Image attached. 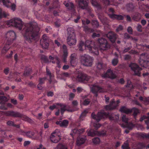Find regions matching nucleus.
<instances>
[{"instance_id":"obj_52","label":"nucleus","mask_w":149,"mask_h":149,"mask_svg":"<svg viewBox=\"0 0 149 149\" xmlns=\"http://www.w3.org/2000/svg\"><path fill=\"white\" fill-rule=\"evenodd\" d=\"M102 21H101V22L103 24H106L108 22V19L106 17H103L102 19Z\"/></svg>"},{"instance_id":"obj_56","label":"nucleus","mask_w":149,"mask_h":149,"mask_svg":"<svg viewBox=\"0 0 149 149\" xmlns=\"http://www.w3.org/2000/svg\"><path fill=\"white\" fill-rule=\"evenodd\" d=\"M97 135H99L104 136L106 134V132L104 130H102L101 131L98 132L97 131Z\"/></svg>"},{"instance_id":"obj_32","label":"nucleus","mask_w":149,"mask_h":149,"mask_svg":"<svg viewBox=\"0 0 149 149\" xmlns=\"http://www.w3.org/2000/svg\"><path fill=\"white\" fill-rule=\"evenodd\" d=\"M31 68H26L24 71L23 75L25 77L29 76L31 74Z\"/></svg>"},{"instance_id":"obj_8","label":"nucleus","mask_w":149,"mask_h":149,"mask_svg":"<svg viewBox=\"0 0 149 149\" xmlns=\"http://www.w3.org/2000/svg\"><path fill=\"white\" fill-rule=\"evenodd\" d=\"M131 70L134 72V75L140 76L141 75V71L142 70L141 68L135 63H131L129 65Z\"/></svg>"},{"instance_id":"obj_53","label":"nucleus","mask_w":149,"mask_h":149,"mask_svg":"<svg viewBox=\"0 0 149 149\" xmlns=\"http://www.w3.org/2000/svg\"><path fill=\"white\" fill-rule=\"evenodd\" d=\"M68 54L67 50H63V56L64 57V60L65 62V61L66 58L68 56Z\"/></svg>"},{"instance_id":"obj_30","label":"nucleus","mask_w":149,"mask_h":149,"mask_svg":"<svg viewBox=\"0 0 149 149\" xmlns=\"http://www.w3.org/2000/svg\"><path fill=\"white\" fill-rule=\"evenodd\" d=\"M85 140L84 138H79L77 141V144L78 146H80L85 142Z\"/></svg>"},{"instance_id":"obj_48","label":"nucleus","mask_w":149,"mask_h":149,"mask_svg":"<svg viewBox=\"0 0 149 149\" xmlns=\"http://www.w3.org/2000/svg\"><path fill=\"white\" fill-rule=\"evenodd\" d=\"M46 79V78L45 77L42 78H39V83L40 84H42L45 82V81Z\"/></svg>"},{"instance_id":"obj_25","label":"nucleus","mask_w":149,"mask_h":149,"mask_svg":"<svg viewBox=\"0 0 149 149\" xmlns=\"http://www.w3.org/2000/svg\"><path fill=\"white\" fill-rule=\"evenodd\" d=\"M120 111L122 113L128 114L132 112V110L127 108L125 106L122 107L119 109Z\"/></svg>"},{"instance_id":"obj_20","label":"nucleus","mask_w":149,"mask_h":149,"mask_svg":"<svg viewBox=\"0 0 149 149\" xmlns=\"http://www.w3.org/2000/svg\"><path fill=\"white\" fill-rule=\"evenodd\" d=\"M115 102L113 100L111 101L109 105H106L105 109L107 110H112L115 109L117 106V105L115 104Z\"/></svg>"},{"instance_id":"obj_40","label":"nucleus","mask_w":149,"mask_h":149,"mask_svg":"<svg viewBox=\"0 0 149 149\" xmlns=\"http://www.w3.org/2000/svg\"><path fill=\"white\" fill-rule=\"evenodd\" d=\"M126 8L128 11H130L133 10L134 7L132 4L129 3L127 5Z\"/></svg>"},{"instance_id":"obj_21","label":"nucleus","mask_w":149,"mask_h":149,"mask_svg":"<svg viewBox=\"0 0 149 149\" xmlns=\"http://www.w3.org/2000/svg\"><path fill=\"white\" fill-rule=\"evenodd\" d=\"M72 38L71 40L70 39V38L68 39H67V42L68 44L70 46H71L73 45H75L76 42V40L75 39V35L74 33H72Z\"/></svg>"},{"instance_id":"obj_9","label":"nucleus","mask_w":149,"mask_h":149,"mask_svg":"<svg viewBox=\"0 0 149 149\" xmlns=\"http://www.w3.org/2000/svg\"><path fill=\"white\" fill-rule=\"evenodd\" d=\"M15 38L16 34L13 31H9L6 34L5 40L8 43L11 44Z\"/></svg>"},{"instance_id":"obj_37","label":"nucleus","mask_w":149,"mask_h":149,"mask_svg":"<svg viewBox=\"0 0 149 149\" xmlns=\"http://www.w3.org/2000/svg\"><path fill=\"white\" fill-rule=\"evenodd\" d=\"M40 44L43 49H47L49 46V43L44 41L42 43H41V40H40Z\"/></svg>"},{"instance_id":"obj_38","label":"nucleus","mask_w":149,"mask_h":149,"mask_svg":"<svg viewBox=\"0 0 149 149\" xmlns=\"http://www.w3.org/2000/svg\"><path fill=\"white\" fill-rule=\"evenodd\" d=\"M92 5L97 8H101L100 4L98 3L95 0H91V1Z\"/></svg>"},{"instance_id":"obj_29","label":"nucleus","mask_w":149,"mask_h":149,"mask_svg":"<svg viewBox=\"0 0 149 149\" xmlns=\"http://www.w3.org/2000/svg\"><path fill=\"white\" fill-rule=\"evenodd\" d=\"M55 149H68L67 146L62 143H59L55 148Z\"/></svg>"},{"instance_id":"obj_33","label":"nucleus","mask_w":149,"mask_h":149,"mask_svg":"<svg viewBox=\"0 0 149 149\" xmlns=\"http://www.w3.org/2000/svg\"><path fill=\"white\" fill-rule=\"evenodd\" d=\"M91 24L94 27L97 28L100 26L99 22L97 20H92Z\"/></svg>"},{"instance_id":"obj_4","label":"nucleus","mask_w":149,"mask_h":149,"mask_svg":"<svg viewBox=\"0 0 149 149\" xmlns=\"http://www.w3.org/2000/svg\"><path fill=\"white\" fill-rule=\"evenodd\" d=\"M95 43L93 41L87 40L86 41L85 47L91 53H94L96 54H98V49L94 47Z\"/></svg>"},{"instance_id":"obj_41","label":"nucleus","mask_w":149,"mask_h":149,"mask_svg":"<svg viewBox=\"0 0 149 149\" xmlns=\"http://www.w3.org/2000/svg\"><path fill=\"white\" fill-rule=\"evenodd\" d=\"M126 127L129 130H132L134 127V125L132 123H126Z\"/></svg>"},{"instance_id":"obj_19","label":"nucleus","mask_w":149,"mask_h":149,"mask_svg":"<svg viewBox=\"0 0 149 149\" xmlns=\"http://www.w3.org/2000/svg\"><path fill=\"white\" fill-rule=\"evenodd\" d=\"M140 65L142 66L147 68L149 66V61L148 60H145L143 58H140L139 60Z\"/></svg>"},{"instance_id":"obj_42","label":"nucleus","mask_w":149,"mask_h":149,"mask_svg":"<svg viewBox=\"0 0 149 149\" xmlns=\"http://www.w3.org/2000/svg\"><path fill=\"white\" fill-rule=\"evenodd\" d=\"M0 100H1L3 104H4L8 101V99L5 96H0Z\"/></svg>"},{"instance_id":"obj_55","label":"nucleus","mask_w":149,"mask_h":149,"mask_svg":"<svg viewBox=\"0 0 149 149\" xmlns=\"http://www.w3.org/2000/svg\"><path fill=\"white\" fill-rule=\"evenodd\" d=\"M88 113V111L87 110H85L83 112L81 113L80 116V118H81L82 117H84Z\"/></svg>"},{"instance_id":"obj_3","label":"nucleus","mask_w":149,"mask_h":149,"mask_svg":"<svg viewBox=\"0 0 149 149\" xmlns=\"http://www.w3.org/2000/svg\"><path fill=\"white\" fill-rule=\"evenodd\" d=\"M24 23L20 19L17 18L11 19L7 23V24L9 26H13L21 30L23 25Z\"/></svg>"},{"instance_id":"obj_11","label":"nucleus","mask_w":149,"mask_h":149,"mask_svg":"<svg viewBox=\"0 0 149 149\" xmlns=\"http://www.w3.org/2000/svg\"><path fill=\"white\" fill-rule=\"evenodd\" d=\"M58 130H56L51 134L50 138L52 142L54 143H57L61 139L60 134H57Z\"/></svg>"},{"instance_id":"obj_47","label":"nucleus","mask_w":149,"mask_h":149,"mask_svg":"<svg viewBox=\"0 0 149 149\" xmlns=\"http://www.w3.org/2000/svg\"><path fill=\"white\" fill-rule=\"evenodd\" d=\"M93 142L94 144H98L100 142V139L98 137H95L93 139Z\"/></svg>"},{"instance_id":"obj_2","label":"nucleus","mask_w":149,"mask_h":149,"mask_svg":"<svg viewBox=\"0 0 149 149\" xmlns=\"http://www.w3.org/2000/svg\"><path fill=\"white\" fill-rule=\"evenodd\" d=\"M80 61L83 65L91 67L93 65V58L88 55L85 54L81 56Z\"/></svg>"},{"instance_id":"obj_17","label":"nucleus","mask_w":149,"mask_h":149,"mask_svg":"<svg viewBox=\"0 0 149 149\" xmlns=\"http://www.w3.org/2000/svg\"><path fill=\"white\" fill-rule=\"evenodd\" d=\"M91 91L93 93L95 94L96 97L98 95L97 93L98 92L99 93H104L106 91L104 89L98 86L94 87L92 88Z\"/></svg>"},{"instance_id":"obj_46","label":"nucleus","mask_w":149,"mask_h":149,"mask_svg":"<svg viewBox=\"0 0 149 149\" xmlns=\"http://www.w3.org/2000/svg\"><path fill=\"white\" fill-rule=\"evenodd\" d=\"M41 59L45 62L47 63L49 62L47 57L45 55H42L41 57Z\"/></svg>"},{"instance_id":"obj_22","label":"nucleus","mask_w":149,"mask_h":149,"mask_svg":"<svg viewBox=\"0 0 149 149\" xmlns=\"http://www.w3.org/2000/svg\"><path fill=\"white\" fill-rule=\"evenodd\" d=\"M108 15L111 19H116L118 20H123V17L121 15H118L113 14L109 13Z\"/></svg>"},{"instance_id":"obj_1","label":"nucleus","mask_w":149,"mask_h":149,"mask_svg":"<svg viewBox=\"0 0 149 149\" xmlns=\"http://www.w3.org/2000/svg\"><path fill=\"white\" fill-rule=\"evenodd\" d=\"M40 28L36 22L25 25L22 33L25 40L29 43L37 38L39 35Z\"/></svg>"},{"instance_id":"obj_26","label":"nucleus","mask_w":149,"mask_h":149,"mask_svg":"<svg viewBox=\"0 0 149 149\" xmlns=\"http://www.w3.org/2000/svg\"><path fill=\"white\" fill-rule=\"evenodd\" d=\"M132 18L135 21H139L141 19V15L139 13H136L133 16Z\"/></svg>"},{"instance_id":"obj_34","label":"nucleus","mask_w":149,"mask_h":149,"mask_svg":"<svg viewBox=\"0 0 149 149\" xmlns=\"http://www.w3.org/2000/svg\"><path fill=\"white\" fill-rule=\"evenodd\" d=\"M115 54L116 57V58H114L111 61L112 64L114 66H116L118 62V56L117 54Z\"/></svg>"},{"instance_id":"obj_50","label":"nucleus","mask_w":149,"mask_h":149,"mask_svg":"<svg viewBox=\"0 0 149 149\" xmlns=\"http://www.w3.org/2000/svg\"><path fill=\"white\" fill-rule=\"evenodd\" d=\"M129 120V118H127L126 116L123 115L122 117V120L123 121L125 122V123H127L128 121Z\"/></svg>"},{"instance_id":"obj_49","label":"nucleus","mask_w":149,"mask_h":149,"mask_svg":"<svg viewBox=\"0 0 149 149\" xmlns=\"http://www.w3.org/2000/svg\"><path fill=\"white\" fill-rule=\"evenodd\" d=\"M26 135L29 137H31L34 136V133L32 132H29L26 133Z\"/></svg>"},{"instance_id":"obj_31","label":"nucleus","mask_w":149,"mask_h":149,"mask_svg":"<svg viewBox=\"0 0 149 149\" xmlns=\"http://www.w3.org/2000/svg\"><path fill=\"white\" fill-rule=\"evenodd\" d=\"M84 31L86 33L93 32L94 30L91 28H89L87 26L84 25L83 26Z\"/></svg>"},{"instance_id":"obj_60","label":"nucleus","mask_w":149,"mask_h":149,"mask_svg":"<svg viewBox=\"0 0 149 149\" xmlns=\"http://www.w3.org/2000/svg\"><path fill=\"white\" fill-rule=\"evenodd\" d=\"M61 75L65 77H70V74L68 72H63L61 73Z\"/></svg>"},{"instance_id":"obj_59","label":"nucleus","mask_w":149,"mask_h":149,"mask_svg":"<svg viewBox=\"0 0 149 149\" xmlns=\"http://www.w3.org/2000/svg\"><path fill=\"white\" fill-rule=\"evenodd\" d=\"M46 73L47 75L49 76V77L51 78L52 77V74L51 73L50 71L49 70V69H48L47 67L46 68Z\"/></svg>"},{"instance_id":"obj_12","label":"nucleus","mask_w":149,"mask_h":149,"mask_svg":"<svg viewBox=\"0 0 149 149\" xmlns=\"http://www.w3.org/2000/svg\"><path fill=\"white\" fill-rule=\"evenodd\" d=\"M106 35V37L113 43L115 42L118 37V35L116 34L112 31L109 32Z\"/></svg>"},{"instance_id":"obj_15","label":"nucleus","mask_w":149,"mask_h":149,"mask_svg":"<svg viewBox=\"0 0 149 149\" xmlns=\"http://www.w3.org/2000/svg\"><path fill=\"white\" fill-rule=\"evenodd\" d=\"M56 104L61 107L60 110L62 115H63L65 111L70 112H72L74 111V110L70 109V107L69 106H67L65 104L61 103H56Z\"/></svg>"},{"instance_id":"obj_51","label":"nucleus","mask_w":149,"mask_h":149,"mask_svg":"<svg viewBox=\"0 0 149 149\" xmlns=\"http://www.w3.org/2000/svg\"><path fill=\"white\" fill-rule=\"evenodd\" d=\"M90 102V101L89 99H85L84 101L83 104L84 105H86L89 104Z\"/></svg>"},{"instance_id":"obj_23","label":"nucleus","mask_w":149,"mask_h":149,"mask_svg":"<svg viewBox=\"0 0 149 149\" xmlns=\"http://www.w3.org/2000/svg\"><path fill=\"white\" fill-rule=\"evenodd\" d=\"M68 121L67 120H64L62 121H57L56 123L57 125H59L60 127H66L68 124Z\"/></svg>"},{"instance_id":"obj_43","label":"nucleus","mask_w":149,"mask_h":149,"mask_svg":"<svg viewBox=\"0 0 149 149\" xmlns=\"http://www.w3.org/2000/svg\"><path fill=\"white\" fill-rule=\"evenodd\" d=\"M132 111L133 112V115L134 118H135L136 116L139 112V110L137 108H134L132 109Z\"/></svg>"},{"instance_id":"obj_44","label":"nucleus","mask_w":149,"mask_h":149,"mask_svg":"<svg viewBox=\"0 0 149 149\" xmlns=\"http://www.w3.org/2000/svg\"><path fill=\"white\" fill-rule=\"evenodd\" d=\"M6 17L5 12L4 11H3L2 9L0 8V19H1L3 17Z\"/></svg>"},{"instance_id":"obj_27","label":"nucleus","mask_w":149,"mask_h":149,"mask_svg":"<svg viewBox=\"0 0 149 149\" xmlns=\"http://www.w3.org/2000/svg\"><path fill=\"white\" fill-rule=\"evenodd\" d=\"M10 44L11 43H8L7 42H6V44L2 50V53L5 54L7 52L10 48Z\"/></svg>"},{"instance_id":"obj_16","label":"nucleus","mask_w":149,"mask_h":149,"mask_svg":"<svg viewBox=\"0 0 149 149\" xmlns=\"http://www.w3.org/2000/svg\"><path fill=\"white\" fill-rule=\"evenodd\" d=\"M63 4L69 10L71 11L73 13L75 12L74 5L72 2L65 1L64 2Z\"/></svg>"},{"instance_id":"obj_58","label":"nucleus","mask_w":149,"mask_h":149,"mask_svg":"<svg viewBox=\"0 0 149 149\" xmlns=\"http://www.w3.org/2000/svg\"><path fill=\"white\" fill-rule=\"evenodd\" d=\"M131 58V56L129 55H125L124 56V59L125 60H127Z\"/></svg>"},{"instance_id":"obj_35","label":"nucleus","mask_w":149,"mask_h":149,"mask_svg":"<svg viewBox=\"0 0 149 149\" xmlns=\"http://www.w3.org/2000/svg\"><path fill=\"white\" fill-rule=\"evenodd\" d=\"M41 40V43H42L44 41H45L49 43V39L48 37H47L46 34H44L42 37V38L40 39Z\"/></svg>"},{"instance_id":"obj_39","label":"nucleus","mask_w":149,"mask_h":149,"mask_svg":"<svg viewBox=\"0 0 149 149\" xmlns=\"http://www.w3.org/2000/svg\"><path fill=\"white\" fill-rule=\"evenodd\" d=\"M146 147L144 143H139L137 146L136 149H142Z\"/></svg>"},{"instance_id":"obj_14","label":"nucleus","mask_w":149,"mask_h":149,"mask_svg":"<svg viewBox=\"0 0 149 149\" xmlns=\"http://www.w3.org/2000/svg\"><path fill=\"white\" fill-rule=\"evenodd\" d=\"M3 3V5L7 8L11 7V9L14 11L16 9V5L13 3H12L10 0H0Z\"/></svg>"},{"instance_id":"obj_13","label":"nucleus","mask_w":149,"mask_h":149,"mask_svg":"<svg viewBox=\"0 0 149 149\" xmlns=\"http://www.w3.org/2000/svg\"><path fill=\"white\" fill-rule=\"evenodd\" d=\"M3 112L4 114L7 116L21 117L22 116V114L18 112H15L13 111H8Z\"/></svg>"},{"instance_id":"obj_5","label":"nucleus","mask_w":149,"mask_h":149,"mask_svg":"<svg viewBox=\"0 0 149 149\" xmlns=\"http://www.w3.org/2000/svg\"><path fill=\"white\" fill-rule=\"evenodd\" d=\"M98 41L99 44V47L100 50H106L110 48V45L106 39L100 38L98 39Z\"/></svg>"},{"instance_id":"obj_64","label":"nucleus","mask_w":149,"mask_h":149,"mask_svg":"<svg viewBox=\"0 0 149 149\" xmlns=\"http://www.w3.org/2000/svg\"><path fill=\"white\" fill-rule=\"evenodd\" d=\"M143 101L146 104H149V97L145 98L143 100Z\"/></svg>"},{"instance_id":"obj_57","label":"nucleus","mask_w":149,"mask_h":149,"mask_svg":"<svg viewBox=\"0 0 149 149\" xmlns=\"http://www.w3.org/2000/svg\"><path fill=\"white\" fill-rule=\"evenodd\" d=\"M7 124L9 126H16V125H14L13 121H8L7 122Z\"/></svg>"},{"instance_id":"obj_24","label":"nucleus","mask_w":149,"mask_h":149,"mask_svg":"<svg viewBox=\"0 0 149 149\" xmlns=\"http://www.w3.org/2000/svg\"><path fill=\"white\" fill-rule=\"evenodd\" d=\"M111 120H113L115 121H117L119 119V115L118 114L112 113L109 114L108 113V116Z\"/></svg>"},{"instance_id":"obj_61","label":"nucleus","mask_w":149,"mask_h":149,"mask_svg":"<svg viewBox=\"0 0 149 149\" xmlns=\"http://www.w3.org/2000/svg\"><path fill=\"white\" fill-rule=\"evenodd\" d=\"M127 31L130 34H132L133 33V30L132 27L130 26L128 27Z\"/></svg>"},{"instance_id":"obj_36","label":"nucleus","mask_w":149,"mask_h":149,"mask_svg":"<svg viewBox=\"0 0 149 149\" xmlns=\"http://www.w3.org/2000/svg\"><path fill=\"white\" fill-rule=\"evenodd\" d=\"M67 31L68 32V36L67 39L70 38V39L71 40L72 39V33H74V32L72 29H68Z\"/></svg>"},{"instance_id":"obj_62","label":"nucleus","mask_w":149,"mask_h":149,"mask_svg":"<svg viewBox=\"0 0 149 149\" xmlns=\"http://www.w3.org/2000/svg\"><path fill=\"white\" fill-rule=\"evenodd\" d=\"M108 12L109 13L111 14H113L115 13L114 9L112 8H110L109 9Z\"/></svg>"},{"instance_id":"obj_6","label":"nucleus","mask_w":149,"mask_h":149,"mask_svg":"<svg viewBox=\"0 0 149 149\" xmlns=\"http://www.w3.org/2000/svg\"><path fill=\"white\" fill-rule=\"evenodd\" d=\"M91 77L83 72H79L77 76L76 80L79 82L86 83L91 79Z\"/></svg>"},{"instance_id":"obj_10","label":"nucleus","mask_w":149,"mask_h":149,"mask_svg":"<svg viewBox=\"0 0 149 149\" xmlns=\"http://www.w3.org/2000/svg\"><path fill=\"white\" fill-rule=\"evenodd\" d=\"M88 1H78V6L81 9L84 10L86 9L88 12L90 13L91 11V7L88 6Z\"/></svg>"},{"instance_id":"obj_63","label":"nucleus","mask_w":149,"mask_h":149,"mask_svg":"<svg viewBox=\"0 0 149 149\" xmlns=\"http://www.w3.org/2000/svg\"><path fill=\"white\" fill-rule=\"evenodd\" d=\"M75 94L74 93H70L69 94V99L70 100H72L73 98L75 96Z\"/></svg>"},{"instance_id":"obj_54","label":"nucleus","mask_w":149,"mask_h":149,"mask_svg":"<svg viewBox=\"0 0 149 149\" xmlns=\"http://www.w3.org/2000/svg\"><path fill=\"white\" fill-rule=\"evenodd\" d=\"M142 26L141 24H138L137 27V31L139 32H142Z\"/></svg>"},{"instance_id":"obj_18","label":"nucleus","mask_w":149,"mask_h":149,"mask_svg":"<svg viewBox=\"0 0 149 149\" xmlns=\"http://www.w3.org/2000/svg\"><path fill=\"white\" fill-rule=\"evenodd\" d=\"M102 77H108L111 79H114L116 76L114 74H113L112 71L111 69H108L107 70L106 73L102 76Z\"/></svg>"},{"instance_id":"obj_7","label":"nucleus","mask_w":149,"mask_h":149,"mask_svg":"<svg viewBox=\"0 0 149 149\" xmlns=\"http://www.w3.org/2000/svg\"><path fill=\"white\" fill-rule=\"evenodd\" d=\"M108 116V113L103 111L98 112L97 115L94 112L91 114V117L93 119L96 120L97 122H99L101 119L107 118Z\"/></svg>"},{"instance_id":"obj_28","label":"nucleus","mask_w":149,"mask_h":149,"mask_svg":"<svg viewBox=\"0 0 149 149\" xmlns=\"http://www.w3.org/2000/svg\"><path fill=\"white\" fill-rule=\"evenodd\" d=\"M87 135L88 136L93 137L96 135H97V131L92 130H87L86 132Z\"/></svg>"},{"instance_id":"obj_45","label":"nucleus","mask_w":149,"mask_h":149,"mask_svg":"<svg viewBox=\"0 0 149 149\" xmlns=\"http://www.w3.org/2000/svg\"><path fill=\"white\" fill-rule=\"evenodd\" d=\"M122 147L123 149H130L129 144L127 141L125 142L122 145Z\"/></svg>"}]
</instances>
